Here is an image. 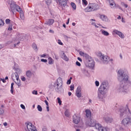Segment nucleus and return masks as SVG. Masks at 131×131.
Here are the masks:
<instances>
[{"label": "nucleus", "mask_w": 131, "mask_h": 131, "mask_svg": "<svg viewBox=\"0 0 131 131\" xmlns=\"http://www.w3.org/2000/svg\"><path fill=\"white\" fill-rule=\"evenodd\" d=\"M129 77L128 75L125 74L123 70H119L118 71V80L121 82L117 88L118 93L125 94H127L129 92L127 84H131V82L129 80Z\"/></svg>", "instance_id": "obj_1"}, {"label": "nucleus", "mask_w": 131, "mask_h": 131, "mask_svg": "<svg viewBox=\"0 0 131 131\" xmlns=\"http://www.w3.org/2000/svg\"><path fill=\"white\" fill-rule=\"evenodd\" d=\"M108 83L107 81H103L101 83L98 92V98L99 100L105 99V96L108 91Z\"/></svg>", "instance_id": "obj_2"}, {"label": "nucleus", "mask_w": 131, "mask_h": 131, "mask_svg": "<svg viewBox=\"0 0 131 131\" xmlns=\"http://www.w3.org/2000/svg\"><path fill=\"white\" fill-rule=\"evenodd\" d=\"M7 6H9V10L12 13H15V12H18L21 8L13 0H7L6 2Z\"/></svg>", "instance_id": "obj_3"}, {"label": "nucleus", "mask_w": 131, "mask_h": 131, "mask_svg": "<svg viewBox=\"0 0 131 131\" xmlns=\"http://www.w3.org/2000/svg\"><path fill=\"white\" fill-rule=\"evenodd\" d=\"M56 88H55L56 92L58 94H61V92L62 91V86L63 85V81L62 80V78H58L57 79V82L56 83Z\"/></svg>", "instance_id": "obj_4"}, {"label": "nucleus", "mask_w": 131, "mask_h": 131, "mask_svg": "<svg viewBox=\"0 0 131 131\" xmlns=\"http://www.w3.org/2000/svg\"><path fill=\"white\" fill-rule=\"evenodd\" d=\"M120 116L122 117L125 113L127 114V116H131V112L128 108V104L126 105V107H121L120 109Z\"/></svg>", "instance_id": "obj_5"}, {"label": "nucleus", "mask_w": 131, "mask_h": 131, "mask_svg": "<svg viewBox=\"0 0 131 131\" xmlns=\"http://www.w3.org/2000/svg\"><path fill=\"white\" fill-rule=\"evenodd\" d=\"M97 56L99 57L100 59L103 64H108L109 63L110 57L107 55H104V54H102V53H99Z\"/></svg>", "instance_id": "obj_6"}, {"label": "nucleus", "mask_w": 131, "mask_h": 131, "mask_svg": "<svg viewBox=\"0 0 131 131\" xmlns=\"http://www.w3.org/2000/svg\"><path fill=\"white\" fill-rule=\"evenodd\" d=\"M99 9V5L96 3L90 4L89 7L85 9L86 12H92L97 11Z\"/></svg>", "instance_id": "obj_7"}, {"label": "nucleus", "mask_w": 131, "mask_h": 131, "mask_svg": "<svg viewBox=\"0 0 131 131\" xmlns=\"http://www.w3.org/2000/svg\"><path fill=\"white\" fill-rule=\"evenodd\" d=\"M121 124L124 125L125 127H128L129 125H131V118L127 117L124 118L121 121Z\"/></svg>", "instance_id": "obj_8"}, {"label": "nucleus", "mask_w": 131, "mask_h": 131, "mask_svg": "<svg viewBox=\"0 0 131 131\" xmlns=\"http://www.w3.org/2000/svg\"><path fill=\"white\" fill-rule=\"evenodd\" d=\"M80 121V117L77 115H74L73 116V122L75 124H78Z\"/></svg>", "instance_id": "obj_9"}, {"label": "nucleus", "mask_w": 131, "mask_h": 131, "mask_svg": "<svg viewBox=\"0 0 131 131\" xmlns=\"http://www.w3.org/2000/svg\"><path fill=\"white\" fill-rule=\"evenodd\" d=\"M27 128L25 129L26 131H37L36 129H33V125L32 126V124L31 123H26Z\"/></svg>", "instance_id": "obj_10"}, {"label": "nucleus", "mask_w": 131, "mask_h": 131, "mask_svg": "<svg viewBox=\"0 0 131 131\" xmlns=\"http://www.w3.org/2000/svg\"><path fill=\"white\" fill-rule=\"evenodd\" d=\"M97 124H101L100 123H97V121H96V120L92 119H90V121L89 122V126H95L96 128H97Z\"/></svg>", "instance_id": "obj_11"}, {"label": "nucleus", "mask_w": 131, "mask_h": 131, "mask_svg": "<svg viewBox=\"0 0 131 131\" xmlns=\"http://www.w3.org/2000/svg\"><path fill=\"white\" fill-rule=\"evenodd\" d=\"M16 40H22L25 38V35L20 33H16Z\"/></svg>", "instance_id": "obj_12"}, {"label": "nucleus", "mask_w": 131, "mask_h": 131, "mask_svg": "<svg viewBox=\"0 0 131 131\" xmlns=\"http://www.w3.org/2000/svg\"><path fill=\"white\" fill-rule=\"evenodd\" d=\"M88 67L92 69L95 67V61L93 60V58L88 60Z\"/></svg>", "instance_id": "obj_13"}, {"label": "nucleus", "mask_w": 131, "mask_h": 131, "mask_svg": "<svg viewBox=\"0 0 131 131\" xmlns=\"http://www.w3.org/2000/svg\"><path fill=\"white\" fill-rule=\"evenodd\" d=\"M58 2L61 7H66V6H67L68 0H58Z\"/></svg>", "instance_id": "obj_14"}, {"label": "nucleus", "mask_w": 131, "mask_h": 131, "mask_svg": "<svg viewBox=\"0 0 131 131\" xmlns=\"http://www.w3.org/2000/svg\"><path fill=\"white\" fill-rule=\"evenodd\" d=\"M114 33L116 34H117L119 36V37H121V38H124V35L122 32L117 30H114Z\"/></svg>", "instance_id": "obj_15"}, {"label": "nucleus", "mask_w": 131, "mask_h": 131, "mask_svg": "<svg viewBox=\"0 0 131 131\" xmlns=\"http://www.w3.org/2000/svg\"><path fill=\"white\" fill-rule=\"evenodd\" d=\"M76 96L78 98L81 97V87L78 86L76 90Z\"/></svg>", "instance_id": "obj_16"}, {"label": "nucleus", "mask_w": 131, "mask_h": 131, "mask_svg": "<svg viewBox=\"0 0 131 131\" xmlns=\"http://www.w3.org/2000/svg\"><path fill=\"white\" fill-rule=\"evenodd\" d=\"M11 78L13 81H15V79H16V80H19V75H18V73L15 72L12 74L11 75Z\"/></svg>", "instance_id": "obj_17"}, {"label": "nucleus", "mask_w": 131, "mask_h": 131, "mask_svg": "<svg viewBox=\"0 0 131 131\" xmlns=\"http://www.w3.org/2000/svg\"><path fill=\"white\" fill-rule=\"evenodd\" d=\"M96 129H98L99 131H107V129L102 127L101 124H97L96 125Z\"/></svg>", "instance_id": "obj_18"}, {"label": "nucleus", "mask_w": 131, "mask_h": 131, "mask_svg": "<svg viewBox=\"0 0 131 131\" xmlns=\"http://www.w3.org/2000/svg\"><path fill=\"white\" fill-rule=\"evenodd\" d=\"M62 54L61 56V58H62L64 61H66V62H68V61H69V58L67 57V56H66V54L64 53V51H62Z\"/></svg>", "instance_id": "obj_19"}, {"label": "nucleus", "mask_w": 131, "mask_h": 131, "mask_svg": "<svg viewBox=\"0 0 131 131\" xmlns=\"http://www.w3.org/2000/svg\"><path fill=\"white\" fill-rule=\"evenodd\" d=\"M86 117L87 118H91L92 116V112L90 111V110H85Z\"/></svg>", "instance_id": "obj_20"}, {"label": "nucleus", "mask_w": 131, "mask_h": 131, "mask_svg": "<svg viewBox=\"0 0 131 131\" xmlns=\"http://www.w3.org/2000/svg\"><path fill=\"white\" fill-rule=\"evenodd\" d=\"M18 13L20 14V18L21 20H24V13H23V10H22V8H21L19 11H18Z\"/></svg>", "instance_id": "obj_21"}, {"label": "nucleus", "mask_w": 131, "mask_h": 131, "mask_svg": "<svg viewBox=\"0 0 131 131\" xmlns=\"http://www.w3.org/2000/svg\"><path fill=\"white\" fill-rule=\"evenodd\" d=\"M26 75L27 77L30 79V78H31V77L32 76V72L30 71H28L26 72Z\"/></svg>", "instance_id": "obj_22"}, {"label": "nucleus", "mask_w": 131, "mask_h": 131, "mask_svg": "<svg viewBox=\"0 0 131 131\" xmlns=\"http://www.w3.org/2000/svg\"><path fill=\"white\" fill-rule=\"evenodd\" d=\"M55 22V20L53 19H49L48 21H47L46 23V24L47 25H53L54 24V23Z\"/></svg>", "instance_id": "obj_23"}, {"label": "nucleus", "mask_w": 131, "mask_h": 131, "mask_svg": "<svg viewBox=\"0 0 131 131\" xmlns=\"http://www.w3.org/2000/svg\"><path fill=\"white\" fill-rule=\"evenodd\" d=\"M100 19L105 22H107V21H108V18L105 15H101L100 16Z\"/></svg>", "instance_id": "obj_24"}, {"label": "nucleus", "mask_w": 131, "mask_h": 131, "mask_svg": "<svg viewBox=\"0 0 131 131\" xmlns=\"http://www.w3.org/2000/svg\"><path fill=\"white\" fill-rule=\"evenodd\" d=\"M119 9V10H121V11H123V9L119 6L118 4H116L115 3V6L113 7H112V9Z\"/></svg>", "instance_id": "obj_25"}, {"label": "nucleus", "mask_w": 131, "mask_h": 131, "mask_svg": "<svg viewBox=\"0 0 131 131\" xmlns=\"http://www.w3.org/2000/svg\"><path fill=\"white\" fill-rule=\"evenodd\" d=\"M64 115L66 117H69L70 116V111L68 109H66L64 112Z\"/></svg>", "instance_id": "obj_26"}, {"label": "nucleus", "mask_w": 131, "mask_h": 131, "mask_svg": "<svg viewBox=\"0 0 131 131\" xmlns=\"http://www.w3.org/2000/svg\"><path fill=\"white\" fill-rule=\"evenodd\" d=\"M104 120L107 123H111V122H112L113 119L109 117H106L104 118Z\"/></svg>", "instance_id": "obj_27"}, {"label": "nucleus", "mask_w": 131, "mask_h": 131, "mask_svg": "<svg viewBox=\"0 0 131 131\" xmlns=\"http://www.w3.org/2000/svg\"><path fill=\"white\" fill-rule=\"evenodd\" d=\"M84 58H85L87 61H90V60H91L92 59V57L86 53L85 54Z\"/></svg>", "instance_id": "obj_28"}, {"label": "nucleus", "mask_w": 131, "mask_h": 131, "mask_svg": "<svg viewBox=\"0 0 131 131\" xmlns=\"http://www.w3.org/2000/svg\"><path fill=\"white\" fill-rule=\"evenodd\" d=\"M101 33L102 34H103V35H104L105 36H108L109 35V33L108 32L103 30H101Z\"/></svg>", "instance_id": "obj_29"}, {"label": "nucleus", "mask_w": 131, "mask_h": 131, "mask_svg": "<svg viewBox=\"0 0 131 131\" xmlns=\"http://www.w3.org/2000/svg\"><path fill=\"white\" fill-rule=\"evenodd\" d=\"M48 60H49L48 63L50 65H52V64H54V60L53 59V58H52V57H49Z\"/></svg>", "instance_id": "obj_30"}, {"label": "nucleus", "mask_w": 131, "mask_h": 131, "mask_svg": "<svg viewBox=\"0 0 131 131\" xmlns=\"http://www.w3.org/2000/svg\"><path fill=\"white\" fill-rule=\"evenodd\" d=\"M107 2L109 5H110L112 7H113V6H114V5L115 4V2H114V0H107Z\"/></svg>", "instance_id": "obj_31"}, {"label": "nucleus", "mask_w": 131, "mask_h": 131, "mask_svg": "<svg viewBox=\"0 0 131 131\" xmlns=\"http://www.w3.org/2000/svg\"><path fill=\"white\" fill-rule=\"evenodd\" d=\"M32 47L35 51H38V48H37V46L35 43H33Z\"/></svg>", "instance_id": "obj_32"}, {"label": "nucleus", "mask_w": 131, "mask_h": 131, "mask_svg": "<svg viewBox=\"0 0 131 131\" xmlns=\"http://www.w3.org/2000/svg\"><path fill=\"white\" fill-rule=\"evenodd\" d=\"M17 82H15L16 84H17V85H18V88H20V86H21V80H17Z\"/></svg>", "instance_id": "obj_33"}, {"label": "nucleus", "mask_w": 131, "mask_h": 131, "mask_svg": "<svg viewBox=\"0 0 131 131\" xmlns=\"http://www.w3.org/2000/svg\"><path fill=\"white\" fill-rule=\"evenodd\" d=\"M71 5L74 10H76V5H75V3L72 2Z\"/></svg>", "instance_id": "obj_34"}, {"label": "nucleus", "mask_w": 131, "mask_h": 131, "mask_svg": "<svg viewBox=\"0 0 131 131\" xmlns=\"http://www.w3.org/2000/svg\"><path fill=\"white\" fill-rule=\"evenodd\" d=\"M37 108L38 110V111H39V112H41V111H42V107H41V106H40V105H37Z\"/></svg>", "instance_id": "obj_35"}, {"label": "nucleus", "mask_w": 131, "mask_h": 131, "mask_svg": "<svg viewBox=\"0 0 131 131\" xmlns=\"http://www.w3.org/2000/svg\"><path fill=\"white\" fill-rule=\"evenodd\" d=\"M47 6H50L52 4V0H45Z\"/></svg>", "instance_id": "obj_36"}, {"label": "nucleus", "mask_w": 131, "mask_h": 131, "mask_svg": "<svg viewBox=\"0 0 131 131\" xmlns=\"http://www.w3.org/2000/svg\"><path fill=\"white\" fill-rule=\"evenodd\" d=\"M4 24L5 22H4V20H3V19H0V27L4 26Z\"/></svg>", "instance_id": "obj_37"}, {"label": "nucleus", "mask_w": 131, "mask_h": 131, "mask_svg": "<svg viewBox=\"0 0 131 131\" xmlns=\"http://www.w3.org/2000/svg\"><path fill=\"white\" fill-rule=\"evenodd\" d=\"M57 102L59 105H61L62 104V101H61L60 97L57 98Z\"/></svg>", "instance_id": "obj_38"}, {"label": "nucleus", "mask_w": 131, "mask_h": 131, "mask_svg": "<svg viewBox=\"0 0 131 131\" xmlns=\"http://www.w3.org/2000/svg\"><path fill=\"white\" fill-rule=\"evenodd\" d=\"M79 55H80L82 57H84V55H85V53H84L82 51H80L79 52Z\"/></svg>", "instance_id": "obj_39"}, {"label": "nucleus", "mask_w": 131, "mask_h": 131, "mask_svg": "<svg viewBox=\"0 0 131 131\" xmlns=\"http://www.w3.org/2000/svg\"><path fill=\"white\" fill-rule=\"evenodd\" d=\"M10 92L11 94H14V86L11 85V90Z\"/></svg>", "instance_id": "obj_40"}, {"label": "nucleus", "mask_w": 131, "mask_h": 131, "mask_svg": "<svg viewBox=\"0 0 131 131\" xmlns=\"http://www.w3.org/2000/svg\"><path fill=\"white\" fill-rule=\"evenodd\" d=\"M5 22L6 24H10V23H11V20L10 19H6Z\"/></svg>", "instance_id": "obj_41"}, {"label": "nucleus", "mask_w": 131, "mask_h": 131, "mask_svg": "<svg viewBox=\"0 0 131 131\" xmlns=\"http://www.w3.org/2000/svg\"><path fill=\"white\" fill-rule=\"evenodd\" d=\"M82 4L86 6V5H88V1H86V0H82Z\"/></svg>", "instance_id": "obj_42"}, {"label": "nucleus", "mask_w": 131, "mask_h": 131, "mask_svg": "<svg viewBox=\"0 0 131 131\" xmlns=\"http://www.w3.org/2000/svg\"><path fill=\"white\" fill-rule=\"evenodd\" d=\"M21 79L22 80V81H26V78H25V77L22 76L21 77Z\"/></svg>", "instance_id": "obj_43"}, {"label": "nucleus", "mask_w": 131, "mask_h": 131, "mask_svg": "<svg viewBox=\"0 0 131 131\" xmlns=\"http://www.w3.org/2000/svg\"><path fill=\"white\" fill-rule=\"evenodd\" d=\"M4 112H5L4 111V110L0 107V115H2V114H4Z\"/></svg>", "instance_id": "obj_44"}, {"label": "nucleus", "mask_w": 131, "mask_h": 131, "mask_svg": "<svg viewBox=\"0 0 131 131\" xmlns=\"http://www.w3.org/2000/svg\"><path fill=\"white\" fill-rule=\"evenodd\" d=\"M71 91H74V84H71L70 86Z\"/></svg>", "instance_id": "obj_45"}, {"label": "nucleus", "mask_w": 131, "mask_h": 131, "mask_svg": "<svg viewBox=\"0 0 131 131\" xmlns=\"http://www.w3.org/2000/svg\"><path fill=\"white\" fill-rule=\"evenodd\" d=\"M95 85L96 86H99V85H100V82H99L98 81H95Z\"/></svg>", "instance_id": "obj_46"}, {"label": "nucleus", "mask_w": 131, "mask_h": 131, "mask_svg": "<svg viewBox=\"0 0 131 131\" xmlns=\"http://www.w3.org/2000/svg\"><path fill=\"white\" fill-rule=\"evenodd\" d=\"M58 43L59 44V45H60V46H63V42H62V41H61V40H60V39H58Z\"/></svg>", "instance_id": "obj_47"}, {"label": "nucleus", "mask_w": 131, "mask_h": 131, "mask_svg": "<svg viewBox=\"0 0 131 131\" xmlns=\"http://www.w3.org/2000/svg\"><path fill=\"white\" fill-rule=\"evenodd\" d=\"M76 65H77V66H79V67L81 66V64H80V62H78V61H77L76 62Z\"/></svg>", "instance_id": "obj_48"}, {"label": "nucleus", "mask_w": 131, "mask_h": 131, "mask_svg": "<svg viewBox=\"0 0 131 131\" xmlns=\"http://www.w3.org/2000/svg\"><path fill=\"white\" fill-rule=\"evenodd\" d=\"M41 62H43V63H47L48 62V60L45 59H41Z\"/></svg>", "instance_id": "obj_49"}, {"label": "nucleus", "mask_w": 131, "mask_h": 131, "mask_svg": "<svg viewBox=\"0 0 131 131\" xmlns=\"http://www.w3.org/2000/svg\"><path fill=\"white\" fill-rule=\"evenodd\" d=\"M33 95H37V91L34 90L32 91Z\"/></svg>", "instance_id": "obj_50"}, {"label": "nucleus", "mask_w": 131, "mask_h": 131, "mask_svg": "<svg viewBox=\"0 0 131 131\" xmlns=\"http://www.w3.org/2000/svg\"><path fill=\"white\" fill-rule=\"evenodd\" d=\"M40 57L41 58H45V57H47V54H42L40 55Z\"/></svg>", "instance_id": "obj_51"}, {"label": "nucleus", "mask_w": 131, "mask_h": 131, "mask_svg": "<svg viewBox=\"0 0 131 131\" xmlns=\"http://www.w3.org/2000/svg\"><path fill=\"white\" fill-rule=\"evenodd\" d=\"M19 43H20V41L17 42L16 43H14V47L16 48V47H17V46H18V45H19Z\"/></svg>", "instance_id": "obj_52"}, {"label": "nucleus", "mask_w": 131, "mask_h": 131, "mask_svg": "<svg viewBox=\"0 0 131 131\" xmlns=\"http://www.w3.org/2000/svg\"><path fill=\"white\" fill-rule=\"evenodd\" d=\"M67 83L68 84H70V83H71V80L70 79L68 80Z\"/></svg>", "instance_id": "obj_53"}, {"label": "nucleus", "mask_w": 131, "mask_h": 131, "mask_svg": "<svg viewBox=\"0 0 131 131\" xmlns=\"http://www.w3.org/2000/svg\"><path fill=\"white\" fill-rule=\"evenodd\" d=\"M20 107L22 109H25V105L24 104H20Z\"/></svg>", "instance_id": "obj_54"}, {"label": "nucleus", "mask_w": 131, "mask_h": 131, "mask_svg": "<svg viewBox=\"0 0 131 131\" xmlns=\"http://www.w3.org/2000/svg\"><path fill=\"white\" fill-rule=\"evenodd\" d=\"M8 30H9V31H11L13 30V28H12V27H9L8 28Z\"/></svg>", "instance_id": "obj_55"}, {"label": "nucleus", "mask_w": 131, "mask_h": 131, "mask_svg": "<svg viewBox=\"0 0 131 131\" xmlns=\"http://www.w3.org/2000/svg\"><path fill=\"white\" fill-rule=\"evenodd\" d=\"M54 56H55V58L56 59V60L59 59V57H58V56H56V54H54Z\"/></svg>", "instance_id": "obj_56"}, {"label": "nucleus", "mask_w": 131, "mask_h": 131, "mask_svg": "<svg viewBox=\"0 0 131 131\" xmlns=\"http://www.w3.org/2000/svg\"><path fill=\"white\" fill-rule=\"evenodd\" d=\"M77 59L78 60V61H79L80 62H82V59H81L80 58V57H78Z\"/></svg>", "instance_id": "obj_57"}, {"label": "nucleus", "mask_w": 131, "mask_h": 131, "mask_svg": "<svg viewBox=\"0 0 131 131\" xmlns=\"http://www.w3.org/2000/svg\"><path fill=\"white\" fill-rule=\"evenodd\" d=\"M45 103L46 104L47 106H49V102H48V101L45 100Z\"/></svg>", "instance_id": "obj_58"}, {"label": "nucleus", "mask_w": 131, "mask_h": 131, "mask_svg": "<svg viewBox=\"0 0 131 131\" xmlns=\"http://www.w3.org/2000/svg\"><path fill=\"white\" fill-rule=\"evenodd\" d=\"M122 22L123 23H125V20L123 17H122Z\"/></svg>", "instance_id": "obj_59"}, {"label": "nucleus", "mask_w": 131, "mask_h": 131, "mask_svg": "<svg viewBox=\"0 0 131 131\" xmlns=\"http://www.w3.org/2000/svg\"><path fill=\"white\" fill-rule=\"evenodd\" d=\"M123 6L124 7H125V8H127V7H128V5H127V4H124Z\"/></svg>", "instance_id": "obj_60"}, {"label": "nucleus", "mask_w": 131, "mask_h": 131, "mask_svg": "<svg viewBox=\"0 0 131 131\" xmlns=\"http://www.w3.org/2000/svg\"><path fill=\"white\" fill-rule=\"evenodd\" d=\"M70 20V18H68L67 22L66 23L67 25H68L69 24V21Z\"/></svg>", "instance_id": "obj_61"}, {"label": "nucleus", "mask_w": 131, "mask_h": 131, "mask_svg": "<svg viewBox=\"0 0 131 131\" xmlns=\"http://www.w3.org/2000/svg\"><path fill=\"white\" fill-rule=\"evenodd\" d=\"M46 108L47 110V111L48 112H49V111H50V109H49V105H47V107H46Z\"/></svg>", "instance_id": "obj_62"}, {"label": "nucleus", "mask_w": 131, "mask_h": 131, "mask_svg": "<svg viewBox=\"0 0 131 131\" xmlns=\"http://www.w3.org/2000/svg\"><path fill=\"white\" fill-rule=\"evenodd\" d=\"M42 131H47V128L44 127L42 129Z\"/></svg>", "instance_id": "obj_63"}, {"label": "nucleus", "mask_w": 131, "mask_h": 131, "mask_svg": "<svg viewBox=\"0 0 131 131\" xmlns=\"http://www.w3.org/2000/svg\"><path fill=\"white\" fill-rule=\"evenodd\" d=\"M49 32H50V33H54V32L52 30H50Z\"/></svg>", "instance_id": "obj_64"}]
</instances>
